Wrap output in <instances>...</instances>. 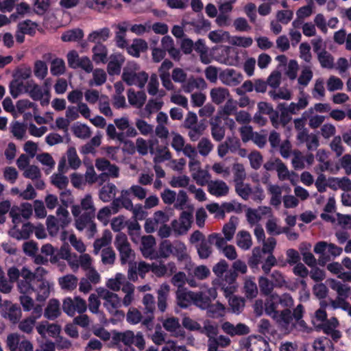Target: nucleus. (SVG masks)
<instances>
[{
	"mask_svg": "<svg viewBox=\"0 0 351 351\" xmlns=\"http://www.w3.org/2000/svg\"><path fill=\"white\" fill-rule=\"evenodd\" d=\"M10 282L17 281V288L21 293H32L37 282V276L26 267L19 270L16 267H10L8 271Z\"/></svg>",
	"mask_w": 351,
	"mask_h": 351,
	"instance_id": "obj_1",
	"label": "nucleus"
},
{
	"mask_svg": "<svg viewBox=\"0 0 351 351\" xmlns=\"http://www.w3.org/2000/svg\"><path fill=\"white\" fill-rule=\"evenodd\" d=\"M148 73L141 71L139 66L134 62L127 64L123 69L122 80L128 86L136 85L140 88H144L148 80Z\"/></svg>",
	"mask_w": 351,
	"mask_h": 351,
	"instance_id": "obj_2",
	"label": "nucleus"
},
{
	"mask_svg": "<svg viewBox=\"0 0 351 351\" xmlns=\"http://www.w3.org/2000/svg\"><path fill=\"white\" fill-rule=\"evenodd\" d=\"M342 248L334 243H328L326 241H319L314 247V252L320 254L318 264L324 266L330 261V255L333 257L339 256L342 253Z\"/></svg>",
	"mask_w": 351,
	"mask_h": 351,
	"instance_id": "obj_3",
	"label": "nucleus"
},
{
	"mask_svg": "<svg viewBox=\"0 0 351 351\" xmlns=\"http://www.w3.org/2000/svg\"><path fill=\"white\" fill-rule=\"evenodd\" d=\"M114 245L119 253L121 264H125L134 256V252L124 233L119 232L116 235Z\"/></svg>",
	"mask_w": 351,
	"mask_h": 351,
	"instance_id": "obj_4",
	"label": "nucleus"
},
{
	"mask_svg": "<svg viewBox=\"0 0 351 351\" xmlns=\"http://www.w3.org/2000/svg\"><path fill=\"white\" fill-rule=\"evenodd\" d=\"M239 345L243 351H271L269 343L262 337L251 335L243 338Z\"/></svg>",
	"mask_w": 351,
	"mask_h": 351,
	"instance_id": "obj_5",
	"label": "nucleus"
},
{
	"mask_svg": "<svg viewBox=\"0 0 351 351\" xmlns=\"http://www.w3.org/2000/svg\"><path fill=\"white\" fill-rule=\"evenodd\" d=\"M96 291L99 298L104 300L103 305L107 311L112 315L116 314L121 306V300L118 295L102 287L97 288Z\"/></svg>",
	"mask_w": 351,
	"mask_h": 351,
	"instance_id": "obj_6",
	"label": "nucleus"
},
{
	"mask_svg": "<svg viewBox=\"0 0 351 351\" xmlns=\"http://www.w3.org/2000/svg\"><path fill=\"white\" fill-rule=\"evenodd\" d=\"M62 309L68 315L73 317L77 313L83 314L87 310V304L85 300L80 296H75L73 298H66L63 300Z\"/></svg>",
	"mask_w": 351,
	"mask_h": 351,
	"instance_id": "obj_7",
	"label": "nucleus"
},
{
	"mask_svg": "<svg viewBox=\"0 0 351 351\" xmlns=\"http://www.w3.org/2000/svg\"><path fill=\"white\" fill-rule=\"evenodd\" d=\"M142 303L144 306L143 313L145 315L142 325L151 330L153 328L154 313L156 310V302L153 295L146 293L144 295Z\"/></svg>",
	"mask_w": 351,
	"mask_h": 351,
	"instance_id": "obj_8",
	"label": "nucleus"
},
{
	"mask_svg": "<svg viewBox=\"0 0 351 351\" xmlns=\"http://www.w3.org/2000/svg\"><path fill=\"white\" fill-rule=\"evenodd\" d=\"M169 221V215L162 210L154 213L153 217L146 219L144 228L147 233H152L157 230L164 223Z\"/></svg>",
	"mask_w": 351,
	"mask_h": 351,
	"instance_id": "obj_9",
	"label": "nucleus"
},
{
	"mask_svg": "<svg viewBox=\"0 0 351 351\" xmlns=\"http://www.w3.org/2000/svg\"><path fill=\"white\" fill-rule=\"evenodd\" d=\"M2 316L12 324L19 323L22 316L20 306L8 300L4 301Z\"/></svg>",
	"mask_w": 351,
	"mask_h": 351,
	"instance_id": "obj_10",
	"label": "nucleus"
},
{
	"mask_svg": "<svg viewBox=\"0 0 351 351\" xmlns=\"http://www.w3.org/2000/svg\"><path fill=\"white\" fill-rule=\"evenodd\" d=\"M339 323L336 317H331L324 322L317 330H322L324 333L330 336L332 341L337 342L341 337V332L337 330Z\"/></svg>",
	"mask_w": 351,
	"mask_h": 351,
	"instance_id": "obj_11",
	"label": "nucleus"
},
{
	"mask_svg": "<svg viewBox=\"0 0 351 351\" xmlns=\"http://www.w3.org/2000/svg\"><path fill=\"white\" fill-rule=\"evenodd\" d=\"M221 328L224 333L230 337L247 335L250 332V327L243 323L234 325L230 322H224Z\"/></svg>",
	"mask_w": 351,
	"mask_h": 351,
	"instance_id": "obj_12",
	"label": "nucleus"
},
{
	"mask_svg": "<svg viewBox=\"0 0 351 351\" xmlns=\"http://www.w3.org/2000/svg\"><path fill=\"white\" fill-rule=\"evenodd\" d=\"M271 318L280 328L286 331H289L295 326L294 324H292L293 317L291 315V311L289 308L278 311L275 316Z\"/></svg>",
	"mask_w": 351,
	"mask_h": 351,
	"instance_id": "obj_13",
	"label": "nucleus"
},
{
	"mask_svg": "<svg viewBox=\"0 0 351 351\" xmlns=\"http://www.w3.org/2000/svg\"><path fill=\"white\" fill-rule=\"evenodd\" d=\"M95 165L98 171H104L112 178H117L119 176V167L114 164H112L105 158H97Z\"/></svg>",
	"mask_w": 351,
	"mask_h": 351,
	"instance_id": "obj_14",
	"label": "nucleus"
},
{
	"mask_svg": "<svg viewBox=\"0 0 351 351\" xmlns=\"http://www.w3.org/2000/svg\"><path fill=\"white\" fill-rule=\"evenodd\" d=\"M219 79L223 84L233 86L241 82L243 75L233 69H226L219 73Z\"/></svg>",
	"mask_w": 351,
	"mask_h": 351,
	"instance_id": "obj_15",
	"label": "nucleus"
},
{
	"mask_svg": "<svg viewBox=\"0 0 351 351\" xmlns=\"http://www.w3.org/2000/svg\"><path fill=\"white\" fill-rule=\"evenodd\" d=\"M82 210H84V213H95V208L90 195H86L81 200L80 205H73L71 208V213L75 217L80 215Z\"/></svg>",
	"mask_w": 351,
	"mask_h": 351,
	"instance_id": "obj_16",
	"label": "nucleus"
},
{
	"mask_svg": "<svg viewBox=\"0 0 351 351\" xmlns=\"http://www.w3.org/2000/svg\"><path fill=\"white\" fill-rule=\"evenodd\" d=\"M95 217V213H84L81 215L77 216V218L75 219L76 228L82 231L85 228L89 226L90 230L92 232H95L96 231V225L93 221Z\"/></svg>",
	"mask_w": 351,
	"mask_h": 351,
	"instance_id": "obj_17",
	"label": "nucleus"
},
{
	"mask_svg": "<svg viewBox=\"0 0 351 351\" xmlns=\"http://www.w3.org/2000/svg\"><path fill=\"white\" fill-rule=\"evenodd\" d=\"M329 285L330 288L337 292V298L339 302H345L350 296L351 288L349 285L336 280H331Z\"/></svg>",
	"mask_w": 351,
	"mask_h": 351,
	"instance_id": "obj_18",
	"label": "nucleus"
},
{
	"mask_svg": "<svg viewBox=\"0 0 351 351\" xmlns=\"http://www.w3.org/2000/svg\"><path fill=\"white\" fill-rule=\"evenodd\" d=\"M206 87L205 80L202 77H191L182 84L184 93H191L195 90H203Z\"/></svg>",
	"mask_w": 351,
	"mask_h": 351,
	"instance_id": "obj_19",
	"label": "nucleus"
},
{
	"mask_svg": "<svg viewBox=\"0 0 351 351\" xmlns=\"http://www.w3.org/2000/svg\"><path fill=\"white\" fill-rule=\"evenodd\" d=\"M156 245L155 238L152 235L143 236L141 238V250L144 257L154 258L155 252L154 247Z\"/></svg>",
	"mask_w": 351,
	"mask_h": 351,
	"instance_id": "obj_20",
	"label": "nucleus"
},
{
	"mask_svg": "<svg viewBox=\"0 0 351 351\" xmlns=\"http://www.w3.org/2000/svg\"><path fill=\"white\" fill-rule=\"evenodd\" d=\"M170 287L167 284H162L157 291V306L161 313H164L167 307V299Z\"/></svg>",
	"mask_w": 351,
	"mask_h": 351,
	"instance_id": "obj_21",
	"label": "nucleus"
},
{
	"mask_svg": "<svg viewBox=\"0 0 351 351\" xmlns=\"http://www.w3.org/2000/svg\"><path fill=\"white\" fill-rule=\"evenodd\" d=\"M212 101L215 104H221L230 98V91L224 87H215L210 93Z\"/></svg>",
	"mask_w": 351,
	"mask_h": 351,
	"instance_id": "obj_22",
	"label": "nucleus"
},
{
	"mask_svg": "<svg viewBox=\"0 0 351 351\" xmlns=\"http://www.w3.org/2000/svg\"><path fill=\"white\" fill-rule=\"evenodd\" d=\"M191 295L192 302L196 306L203 310L209 307V304L211 303V298L208 293L203 291H193L191 292Z\"/></svg>",
	"mask_w": 351,
	"mask_h": 351,
	"instance_id": "obj_23",
	"label": "nucleus"
},
{
	"mask_svg": "<svg viewBox=\"0 0 351 351\" xmlns=\"http://www.w3.org/2000/svg\"><path fill=\"white\" fill-rule=\"evenodd\" d=\"M33 292L37 293L36 300L39 302L45 301L50 293L49 282L44 279L37 280Z\"/></svg>",
	"mask_w": 351,
	"mask_h": 351,
	"instance_id": "obj_24",
	"label": "nucleus"
},
{
	"mask_svg": "<svg viewBox=\"0 0 351 351\" xmlns=\"http://www.w3.org/2000/svg\"><path fill=\"white\" fill-rule=\"evenodd\" d=\"M194 207L192 205L186 206V210H183L180 215V228L187 231L191 226L193 221Z\"/></svg>",
	"mask_w": 351,
	"mask_h": 351,
	"instance_id": "obj_25",
	"label": "nucleus"
},
{
	"mask_svg": "<svg viewBox=\"0 0 351 351\" xmlns=\"http://www.w3.org/2000/svg\"><path fill=\"white\" fill-rule=\"evenodd\" d=\"M210 124L211 126V135L217 142L221 141L225 136L226 129L221 125V119L219 117L213 118Z\"/></svg>",
	"mask_w": 351,
	"mask_h": 351,
	"instance_id": "obj_26",
	"label": "nucleus"
},
{
	"mask_svg": "<svg viewBox=\"0 0 351 351\" xmlns=\"http://www.w3.org/2000/svg\"><path fill=\"white\" fill-rule=\"evenodd\" d=\"M280 300H278V295L273 293L267 298L265 302V313L271 317L279 311H278Z\"/></svg>",
	"mask_w": 351,
	"mask_h": 351,
	"instance_id": "obj_27",
	"label": "nucleus"
},
{
	"mask_svg": "<svg viewBox=\"0 0 351 351\" xmlns=\"http://www.w3.org/2000/svg\"><path fill=\"white\" fill-rule=\"evenodd\" d=\"M231 343L230 339L225 335L216 336L214 339L208 340V351H219V347L226 348Z\"/></svg>",
	"mask_w": 351,
	"mask_h": 351,
	"instance_id": "obj_28",
	"label": "nucleus"
},
{
	"mask_svg": "<svg viewBox=\"0 0 351 351\" xmlns=\"http://www.w3.org/2000/svg\"><path fill=\"white\" fill-rule=\"evenodd\" d=\"M208 187L210 193L217 197L226 195L229 191L228 186L222 180L211 181Z\"/></svg>",
	"mask_w": 351,
	"mask_h": 351,
	"instance_id": "obj_29",
	"label": "nucleus"
},
{
	"mask_svg": "<svg viewBox=\"0 0 351 351\" xmlns=\"http://www.w3.org/2000/svg\"><path fill=\"white\" fill-rule=\"evenodd\" d=\"M146 94L144 91L136 93L134 89L130 88L128 91V99L130 105L138 108H141L146 101Z\"/></svg>",
	"mask_w": 351,
	"mask_h": 351,
	"instance_id": "obj_30",
	"label": "nucleus"
},
{
	"mask_svg": "<svg viewBox=\"0 0 351 351\" xmlns=\"http://www.w3.org/2000/svg\"><path fill=\"white\" fill-rule=\"evenodd\" d=\"M110 36V30L108 27H104L102 29L92 32L88 34L87 40L90 43L96 44L101 43L108 39Z\"/></svg>",
	"mask_w": 351,
	"mask_h": 351,
	"instance_id": "obj_31",
	"label": "nucleus"
},
{
	"mask_svg": "<svg viewBox=\"0 0 351 351\" xmlns=\"http://www.w3.org/2000/svg\"><path fill=\"white\" fill-rule=\"evenodd\" d=\"M28 94H29V97L34 101L40 100V104L42 106H45L49 104V90H45L43 93L41 87L39 86L38 85L34 86L33 89H30L29 93Z\"/></svg>",
	"mask_w": 351,
	"mask_h": 351,
	"instance_id": "obj_32",
	"label": "nucleus"
},
{
	"mask_svg": "<svg viewBox=\"0 0 351 351\" xmlns=\"http://www.w3.org/2000/svg\"><path fill=\"white\" fill-rule=\"evenodd\" d=\"M117 189V186L113 183H107L99 190V199L104 202H110L114 197Z\"/></svg>",
	"mask_w": 351,
	"mask_h": 351,
	"instance_id": "obj_33",
	"label": "nucleus"
},
{
	"mask_svg": "<svg viewBox=\"0 0 351 351\" xmlns=\"http://www.w3.org/2000/svg\"><path fill=\"white\" fill-rule=\"evenodd\" d=\"M93 60L96 63H106L107 62L108 49L102 43L96 44L92 49Z\"/></svg>",
	"mask_w": 351,
	"mask_h": 351,
	"instance_id": "obj_34",
	"label": "nucleus"
},
{
	"mask_svg": "<svg viewBox=\"0 0 351 351\" xmlns=\"http://www.w3.org/2000/svg\"><path fill=\"white\" fill-rule=\"evenodd\" d=\"M203 327L200 326L199 332L205 335L208 339H214L219 333V327L217 323L206 319L204 322Z\"/></svg>",
	"mask_w": 351,
	"mask_h": 351,
	"instance_id": "obj_35",
	"label": "nucleus"
},
{
	"mask_svg": "<svg viewBox=\"0 0 351 351\" xmlns=\"http://www.w3.org/2000/svg\"><path fill=\"white\" fill-rule=\"evenodd\" d=\"M58 283L62 289L71 291L77 287L78 279L73 274H67L59 278Z\"/></svg>",
	"mask_w": 351,
	"mask_h": 351,
	"instance_id": "obj_36",
	"label": "nucleus"
},
{
	"mask_svg": "<svg viewBox=\"0 0 351 351\" xmlns=\"http://www.w3.org/2000/svg\"><path fill=\"white\" fill-rule=\"evenodd\" d=\"M267 191L271 195L270 204L278 207L282 202V188L276 184H269Z\"/></svg>",
	"mask_w": 351,
	"mask_h": 351,
	"instance_id": "obj_37",
	"label": "nucleus"
},
{
	"mask_svg": "<svg viewBox=\"0 0 351 351\" xmlns=\"http://www.w3.org/2000/svg\"><path fill=\"white\" fill-rule=\"evenodd\" d=\"M185 129L189 130L188 136L189 138L192 141H196L203 134V132L206 129V125L204 122L201 121L192 125V126L186 128Z\"/></svg>",
	"mask_w": 351,
	"mask_h": 351,
	"instance_id": "obj_38",
	"label": "nucleus"
},
{
	"mask_svg": "<svg viewBox=\"0 0 351 351\" xmlns=\"http://www.w3.org/2000/svg\"><path fill=\"white\" fill-rule=\"evenodd\" d=\"M236 240L237 245L244 250L250 249L252 245L251 235L245 230L239 231L236 236Z\"/></svg>",
	"mask_w": 351,
	"mask_h": 351,
	"instance_id": "obj_39",
	"label": "nucleus"
},
{
	"mask_svg": "<svg viewBox=\"0 0 351 351\" xmlns=\"http://www.w3.org/2000/svg\"><path fill=\"white\" fill-rule=\"evenodd\" d=\"M83 37V30L80 28H75L63 32L61 36V40L63 42H77L82 39Z\"/></svg>",
	"mask_w": 351,
	"mask_h": 351,
	"instance_id": "obj_40",
	"label": "nucleus"
},
{
	"mask_svg": "<svg viewBox=\"0 0 351 351\" xmlns=\"http://www.w3.org/2000/svg\"><path fill=\"white\" fill-rule=\"evenodd\" d=\"M147 49V43L143 39H134L132 44L128 47V52L134 56L139 57L140 53L146 51Z\"/></svg>",
	"mask_w": 351,
	"mask_h": 351,
	"instance_id": "obj_41",
	"label": "nucleus"
},
{
	"mask_svg": "<svg viewBox=\"0 0 351 351\" xmlns=\"http://www.w3.org/2000/svg\"><path fill=\"white\" fill-rule=\"evenodd\" d=\"M212 245L208 237L206 241H202L196 245L198 256L201 259H206L210 257L213 253Z\"/></svg>",
	"mask_w": 351,
	"mask_h": 351,
	"instance_id": "obj_42",
	"label": "nucleus"
},
{
	"mask_svg": "<svg viewBox=\"0 0 351 351\" xmlns=\"http://www.w3.org/2000/svg\"><path fill=\"white\" fill-rule=\"evenodd\" d=\"M112 240V234L109 230H106L101 238L97 239L93 243V252L95 254H98L102 247H107L110 243Z\"/></svg>",
	"mask_w": 351,
	"mask_h": 351,
	"instance_id": "obj_43",
	"label": "nucleus"
},
{
	"mask_svg": "<svg viewBox=\"0 0 351 351\" xmlns=\"http://www.w3.org/2000/svg\"><path fill=\"white\" fill-rule=\"evenodd\" d=\"M60 314V303L58 300H50L45 311V316L49 319H54Z\"/></svg>",
	"mask_w": 351,
	"mask_h": 351,
	"instance_id": "obj_44",
	"label": "nucleus"
},
{
	"mask_svg": "<svg viewBox=\"0 0 351 351\" xmlns=\"http://www.w3.org/2000/svg\"><path fill=\"white\" fill-rule=\"evenodd\" d=\"M238 221V217L232 216L229 221L223 226L222 231L228 241H230L233 238Z\"/></svg>",
	"mask_w": 351,
	"mask_h": 351,
	"instance_id": "obj_45",
	"label": "nucleus"
},
{
	"mask_svg": "<svg viewBox=\"0 0 351 351\" xmlns=\"http://www.w3.org/2000/svg\"><path fill=\"white\" fill-rule=\"evenodd\" d=\"M101 136L97 134L93 137L90 141L86 143L84 145L82 146L80 152L83 154H94L95 148L101 145Z\"/></svg>",
	"mask_w": 351,
	"mask_h": 351,
	"instance_id": "obj_46",
	"label": "nucleus"
},
{
	"mask_svg": "<svg viewBox=\"0 0 351 351\" xmlns=\"http://www.w3.org/2000/svg\"><path fill=\"white\" fill-rule=\"evenodd\" d=\"M308 105L307 97L303 95L302 97H300L297 103L291 102L287 108V113L291 114H296L300 110L306 108Z\"/></svg>",
	"mask_w": 351,
	"mask_h": 351,
	"instance_id": "obj_47",
	"label": "nucleus"
},
{
	"mask_svg": "<svg viewBox=\"0 0 351 351\" xmlns=\"http://www.w3.org/2000/svg\"><path fill=\"white\" fill-rule=\"evenodd\" d=\"M70 247L69 244H63L59 250L56 249V256L50 258L52 264L58 263L60 259L69 260L71 258Z\"/></svg>",
	"mask_w": 351,
	"mask_h": 351,
	"instance_id": "obj_48",
	"label": "nucleus"
},
{
	"mask_svg": "<svg viewBox=\"0 0 351 351\" xmlns=\"http://www.w3.org/2000/svg\"><path fill=\"white\" fill-rule=\"evenodd\" d=\"M313 348L315 351H332L334 350L332 342L326 337L315 339L313 343Z\"/></svg>",
	"mask_w": 351,
	"mask_h": 351,
	"instance_id": "obj_49",
	"label": "nucleus"
},
{
	"mask_svg": "<svg viewBox=\"0 0 351 351\" xmlns=\"http://www.w3.org/2000/svg\"><path fill=\"white\" fill-rule=\"evenodd\" d=\"M130 146L131 147L132 150L130 152V154H134L135 152V149H136L137 152L139 154L142 156L147 155L148 153V143L146 140L143 138H138L136 141V147L134 145V143L132 141L129 142Z\"/></svg>",
	"mask_w": 351,
	"mask_h": 351,
	"instance_id": "obj_50",
	"label": "nucleus"
},
{
	"mask_svg": "<svg viewBox=\"0 0 351 351\" xmlns=\"http://www.w3.org/2000/svg\"><path fill=\"white\" fill-rule=\"evenodd\" d=\"M66 66L63 59L56 58L51 62L50 71L54 75H60L65 73Z\"/></svg>",
	"mask_w": 351,
	"mask_h": 351,
	"instance_id": "obj_51",
	"label": "nucleus"
},
{
	"mask_svg": "<svg viewBox=\"0 0 351 351\" xmlns=\"http://www.w3.org/2000/svg\"><path fill=\"white\" fill-rule=\"evenodd\" d=\"M318 60L323 68L326 69H332L334 66V58L332 56L326 51L323 49L322 52L319 53L317 55Z\"/></svg>",
	"mask_w": 351,
	"mask_h": 351,
	"instance_id": "obj_52",
	"label": "nucleus"
},
{
	"mask_svg": "<svg viewBox=\"0 0 351 351\" xmlns=\"http://www.w3.org/2000/svg\"><path fill=\"white\" fill-rule=\"evenodd\" d=\"M72 130L75 136L82 139L88 138L91 136L90 128L85 124L74 125Z\"/></svg>",
	"mask_w": 351,
	"mask_h": 351,
	"instance_id": "obj_53",
	"label": "nucleus"
},
{
	"mask_svg": "<svg viewBox=\"0 0 351 351\" xmlns=\"http://www.w3.org/2000/svg\"><path fill=\"white\" fill-rule=\"evenodd\" d=\"M37 27L38 24L29 19L25 20L19 23L17 25V28L19 31L29 35L34 34Z\"/></svg>",
	"mask_w": 351,
	"mask_h": 351,
	"instance_id": "obj_54",
	"label": "nucleus"
},
{
	"mask_svg": "<svg viewBox=\"0 0 351 351\" xmlns=\"http://www.w3.org/2000/svg\"><path fill=\"white\" fill-rule=\"evenodd\" d=\"M265 254L260 247H254L252 256L248 259L249 266L251 268L257 267L258 265L263 261Z\"/></svg>",
	"mask_w": 351,
	"mask_h": 351,
	"instance_id": "obj_55",
	"label": "nucleus"
},
{
	"mask_svg": "<svg viewBox=\"0 0 351 351\" xmlns=\"http://www.w3.org/2000/svg\"><path fill=\"white\" fill-rule=\"evenodd\" d=\"M93 80L89 81L90 86H101L106 82L107 78L106 72L101 69L93 70Z\"/></svg>",
	"mask_w": 351,
	"mask_h": 351,
	"instance_id": "obj_56",
	"label": "nucleus"
},
{
	"mask_svg": "<svg viewBox=\"0 0 351 351\" xmlns=\"http://www.w3.org/2000/svg\"><path fill=\"white\" fill-rule=\"evenodd\" d=\"M191 292H184L178 290L176 293L177 304L181 308H187L191 302H192V297Z\"/></svg>",
	"mask_w": 351,
	"mask_h": 351,
	"instance_id": "obj_57",
	"label": "nucleus"
},
{
	"mask_svg": "<svg viewBox=\"0 0 351 351\" xmlns=\"http://www.w3.org/2000/svg\"><path fill=\"white\" fill-rule=\"evenodd\" d=\"M206 309L208 317L212 318H219L223 315L225 307L222 304L217 302L214 304H210L209 307Z\"/></svg>",
	"mask_w": 351,
	"mask_h": 351,
	"instance_id": "obj_58",
	"label": "nucleus"
},
{
	"mask_svg": "<svg viewBox=\"0 0 351 351\" xmlns=\"http://www.w3.org/2000/svg\"><path fill=\"white\" fill-rule=\"evenodd\" d=\"M99 111L106 117H112L113 116L112 111L110 106V100L107 95H101L99 101Z\"/></svg>",
	"mask_w": 351,
	"mask_h": 351,
	"instance_id": "obj_59",
	"label": "nucleus"
},
{
	"mask_svg": "<svg viewBox=\"0 0 351 351\" xmlns=\"http://www.w3.org/2000/svg\"><path fill=\"white\" fill-rule=\"evenodd\" d=\"M127 321L132 324H136L144 319L141 312L136 308H130L126 315Z\"/></svg>",
	"mask_w": 351,
	"mask_h": 351,
	"instance_id": "obj_60",
	"label": "nucleus"
},
{
	"mask_svg": "<svg viewBox=\"0 0 351 351\" xmlns=\"http://www.w3.org/2000/svg\"><path fill=\"white\" fill-rule=\"evenodd\" d=\"M243 289L247 298L252 299L256 297L258 288L256 284L251 279L245 280Z\"/></svg>",
	"mask_w": 351,
	"mask_h": 351,
	"instance_id": "obj_61",
	"label": "nucleus"
},
{
	"mask_svg": "<svg viewBox=\"0 0 351 351\" xmlns=\"http://www.w3.org/2000/svg\"><path fill=\"white\" fill-rule=\"evenodd\" d=\"M172 254L175 255L180 261H186L189 258V255L186 252V247L182 242H176L175 243Z\"/></svg>",
	"mask_w": 351,
	"mask_h": 351,
	"instance_id": "obj_62",
	"label": "nucleus"
},
{
	"mask_svg": "<svg viewBox=\"0 0 351 351\" xmlns=\"http://www.w3.org/2000/svg\"><path fill=\"white\" fill-rule=\"evenodd\" d=\"M24 86L25 84H23V81L20 80V79H16L13 80L9 86L10 88V92L11 95L14 98L18 97V96L24 92Z\"/></svg>",
	"mask_w": 351,
	"mask_h": 351,
	"instance_id": "obj_63",
	"label": "nucleus"
},
{
	"mask_svg": "<svg viewBox=\"0 0 351 351\" xmlns=\"http://www.w3.org/2000/svg\"><path fill=\"white\" fill-rule=\"evenodd\" d=\"M48 68L46 63L42 60H36L34 62V73L36 77L43 80L47 75Z\"/></svg>",
	"mask_w": 351,
	"mask_h": 351,
	"instance_id": "obj_64",
	"label": "nucleus"
}]
</instances>
